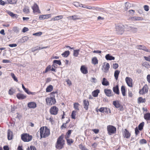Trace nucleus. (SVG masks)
I'll list each match as a JSON object with an SVG mask.
<instances>
[{"label": "nucleus", "instance_id": "f257e3e1", "mask_svg": "<svg viewBox=\"0 0 150 150\" xmlns=\"http://www.w3.org/2000/svg\"><path fill=\"white\" fill-rule=\"evenodd\" d=\"M63 136L61 135L57 139L56 145V148L58 149H61L64 147V141L63 140Z\"/></svg>", "mask_w": 150, "mask_h": 150}, {"label": "nucleus", "instance_id": "f03ea898", "mask_svg": "<svg viewBox=\"0 0 150 150\" xmlns=\"http://www.w3.org/2000/svg\"><path fill=\"white\" fill-rule=\"evenodd\" d=\"M32 139V136L27 133L22 134L21 135V139L24 142H28Z\"/></svg>", "mask_w": 150, "mask_h": 150}, {"label": "nucleus", "instance_id": "7ed1b4c3", "mask_svg": "<svg viewBox=\"0 0 150 150\" xmlns=\"http://www.w3.org/2000/svg\"><path fill=\"white\" fill-rule=\"evenodd\" d=\"M108 133L109 135H111L115 134L116 132V128L113 126L109 125L107 126Z\"/></svg>", "mask_w": 150, "mask_h": 150}, {"label": "nucleus", "instance_id": "20e7f679", "mask_svg": "<svg viewBox=\"0 0 150 150\" xmlns=\"http://www.w3.org/2000/svg\"><path fill=\"white\" fill-rule=\"evenodd\" d=\"M115 28L117 33L118 34L122 35L124 31V25H116Z\"/></svg>", "mask_w": 150, "mask_h": 150}, {"label": "nucleus", "instance_id": "39448f33", "mask_svg": "<svg viewBox=\"0 0 150 150\" xmlns=\"http://www.w3.org/2000/svg\"><path fill=\"white\" fill-rule=\"evenodd\" d=\"M113 104L116 108H119L118 110L120 111H123L124 110L123 106L118 101H113Z\"/></svg>", "mask_w": 150, "mask_h": 150}, {"label": "nucleus", "instance_id": "423d86ee", "mask_svg": "<svg viewBox=\"0 0 150 150\" xmlns=\"http://www.w3.org/2000/svg\"><path fill=\"white\" fill-rule=\"evenodd\" d=\"M58 110V108L56 106H54L50 108V112L51 114L55 115L57 114Z\"/></svg>", "mask_w": 150, "mask_h": 150}, {"label": "nucleus", "instance_id": "0eeeda50", "mask_svg": "<svg viewBox=\"0 0 150 150\" xmlns=\"http://www.w3.org/2000/svg\"><path fill=\"white\" fill-rule=\"evenodd\" d=\"M147 86L146 85H145L142 88V89L139 90V93L140 94H144L148 92Z\"/></svg>", "mask_w": 150, "mask_h": 150}, {"label": "nucleus", "instance_id": "6e6552de", "mask_svg": "<svg viewBox=\"0 0 150 150\" xmlns=\"http://www.w3.org/2000/svg\"><path fill=\"white\" fill-rule=\"evenodd\" d=\"M51 71H55V69L53 67H52V66L50 65H49L47 67L45 71H43V73L44 74L45 73L50 72Z\"/></svg>", "mask_w": 150, "mask_h": 150}, {"label": "nucleus", "instance_id": "1a4fd4ad", "mask_svg": "<svg viewBox=\"0 0 150 150\" xmlns=\"http://www.w3.org/2000/svg\"><path fill=\"white\" fill-rule=\"evenodd\" d=\"M32 9L33 10V12L34 13H40V11L39 9L38 6L36 3H35L33 6H32Z\"/></svg>", "mask_w": 150, "mask_h": 150}, {"label": "nucleus", "instance_id": "9d476101", "mask_svg": "<svg viewBox=\"0 0 150 150\" xmlns=\"http://www.w3.org/2000/svg\"><path fill=\"white\" fill-rule=\"evenodd\" d=\"M136 48L139 50H144L146 52H150L148 49L146 48V47L143 45H138L136 46Z\"/></svg>", "mask_w": 150, "mask_h": 150}, {"label": "nucleus", "instance_id": "9b49d317", "mask_svg": "<svg viewBox=\"0 0 150 150\" xmlns=\"http://www.w3.org/2000/svg\"><path fill=\"white\" fill-rule=\"evenodd\" d=\"M112 91L110 89L105 88L104 90V92L106 95L108 97H111L113 96L112 93Z\"/></svg>", "mask_w": 150, "mask_h": 150}, {"label": "nucleus", "instance_id": "f8f14e48", "mask_svg": "<svg viewBox=\"0 0 150 150\" xmlns=\"http://www.w3.org/2000/svg\"><path fill=\"white\" fill-rule=\"evenodd\" d=\"M125 81L127 85L130 87L132 86V79L128 77H127L125 78Z\"/></svg>", "mask_w": 150, "mask_h": 150}, {"label": "nucleus", "instance_id": "ddd939ff", "mask_svg": "<svg viewBox=\"0 0 150 150\" xmlns=\"http://www.w3.org/2000/svg\"><path fill=\"white\" fill-rule=\"evenodd\" d=\"M27 106L29 108L34 109L37 107V104L34 102H31L28 103Z\"/></svg>", "mask_w": 150, "mask_h": 150}, {"label": "nucleus", "instance_id": "4468645a", "mask_svg": "<svg viewBox=\"0 0 150 150\" xmlns=\"http://www.w3.org/2000/svg\"><path fill=\"white\" fill-rule=\"evenodd\" d=\"M50 134V129L47 128L46 127H45V132L42 136V137L45 138L48 137Z\"/></svg>", "mask_w": 150, "mask_h": 150}, {"label": "nucleus", "instance_id": "2eb2a0df", "mask_svg": "<svg viewBox=\"0 0 150 150\" xmlns=\"http://www.w3.org/2000/svg\"><path fill=\"white\" fill-rule=\"evenodd\" d=\"M13 133L10 129H8L7 133V138L8 140H11L13 139Z\"/></svg>", "mask_w": 150, "mask_h": 150}, {"label": "nucleus", "instance_id": "dca6fc26", "mask_svg": "<svg viewBox=\"0 0 150 150\" xmlns=\"http://www.w3.org/2000/svg\"><path fill=\"white\" fill-rule=\"evenodd\" d=\"M16 97L18 99L20 100H23L26 97V96L24 95L23 94L20 93H17L16 95Z\"/></svg>", "mask_w": 150, "mask_h": 150}, {"label": "nucleus", "instance_id": "f3484780", "mask_svg": "<svg viewBox=\"0 0 150 150\" xmlns=\"http://www.w3.org/2000/svg\"><path fill=\"white\" fill-rule=\"evenodd\" d=\"M80 70L82 73L84 74H86L88 73L87 68L84 65L81 66Z\"/></svg>", "mask_w": 150, "mask_h": 150}, {"label": "nucleus", "instance_id": "a211bd4d", "mask_svg": "<svg viewBox=\"0 0 150 150\" xmlns=\"http://www.w3.org/2000/svg\"><path fill=\"white\" fill-rule=\"evenodd\" d=\"M123 135L125 137L128 139L129 138L131 134L129 131L127 129H125Z\"/></svg>", "mask_w": 150, "mask_h": 150}, {"label": "nucleus", "instance_id": "6ab92c4d", "mask_svg": "<svg viewBox=\"0 0 150 150\" xmlns=\"http://www.w3.org/2000/svg\"><path fill=\"white\" fill-rule=\"evenodd\" d=\"M112 90L116 94L119 95L120 91L119 88V86L118 85L113 87Z\"/></svg>", "mask_w": 150, "mask_h": 150}, {"label": "nucleus", "instance_id": "aec40b11", "mask_svg": "<svg viewBox=\"0 0 150 150\" xmlns=\"http://www.w3.org/2000/svg\"><path fill=\"white\" fill-rule=\"evenodd\" d=\"M51 16L50 14L40 15L39 17V18L40 20H42L47 19L50 17Z\"/></svg>", "mask_w": 150, "mask_h": 150}, {"label": "nucleus", "instance_id": "412c9836", "mask_svg": "<svg viewBox=\"0 0 150 150\" xmlns=\"http://www.w3.org/2000/svg\"><path fill=\"white\" fill-rule=\"evenodd\" d=\"M84 108L86 110L88 109L89 102L88 101L84 100L83 101Z\"/></svg>", "mask_w": 150, "mask_h": 150}, {"label": "nucleus", "instance_id": "4be33fe9", "mask_svg": "<svg viewBox=\"0 0 150 150\" xmlns=\"http://www.w3.org/2000/svg\"><path fill=\"white\" fill-rule=\"evenodd\" d=\"M131 19L133 21H142L143 18L141 17L134 16L131 17Z\"/></svg>", "mask_w": 150, "mask_h": 150}, {"label": "nucleus", "instance_id": "5701e85b", "mask_svg": "<svg viewBox=\"0 0 150 150\" xmlns=\"http://www.w3.org/2000/svg\"><path fill=\"white\" fill-rule=\"evenodd\" d=\"M100 93V90L97 89L94 90L92 92V95L94 97H97L98 96V93Z\"/></svg>", "mask_w": 150, "mask_h": 150}, {"label": "nucleus", "instance_id": "b1692460", "mask_svg": "<svg viewBox=\"0 0 150 150\" xmlns=\"http://www.w3.org/2000/svg\"><path fill=\"white\" fill-rule=\"evenodd\" d=\"M105 58L107 60H111L115 59L114 57L111 56L110 54H106L105 56Z\"/></svg>", "mask_w": 150, "mask_h": 150}, {"label": "nucleus", "instance_id": "393cba45", "mask_svg": "<svg viewBox=\"0 0 150 150\" xmlns=\"http://www.w3.org/2000/svg\"><path fill=\"white\" fill-rule=\"evenodd\" d=\"M102 83L103 86H107L109 84V82L107 81L105 78H103V79Z\"/></svg>", "mask_w": 150, "mask_h": 150}, {"label": "nucleus", "instance_id": "a878e982", "mask_svg": "<svg viewBox=\"0 0 150 150\" xmlns=\"http://www.w3.org/2000/svg\"><path fill=\"white\" fill-rule=\"evenodd\" d=\"M121 91L123 96H125L126 95L125 87L124 86H122L121 88Z\"/></svg>", "mask_w": 150, "mask_h": 150}, {"label": "nucleus", "instance_id": "bb28decb", "mask_svg": "<svg viewBox=\"0 0 150 150\" xmlns=\"http://www.w3.org/2000/svg\"><path fill=\"white\" fill-rule=\"evenodd\" d=\"M29 39V38L27 36H25L20 39V42L21 43H24L27 41Z\"/></svg>", "mask_w": 150, "mask_h": 150}, {"label": "nucleus", "instance_id": "cd10ccee", "mask_svg": "<svg viewBox=\"0 0 150 150\" xmlns=\"http://www.w3.org/2000/svg\"><path fill=\"white\" fill-rule=\"evenodd\" d=\"M23 12L25 14H28L30 13L29 7L25 6L24 7L23 9Z\"/></svg>", "mask_w": 150, "mask_h": 150}, {"label": "nucleus", "instance_id": "c85d7f7f", "mask_svg": "<svg viewBox=\"0 0 150 150\" xmlns=\"http://www.w3.org/2000/svg\"><path fill=\"white\" fill-rule=\"evenodd\" d=\"M144 118L146 120H150V113L147 112L144 115Z\"/></svg>", "mask_w": 150, "mask_h": 150}, {"label": "nucleus", "instance_id": "c756f323", "mask_svg": "<svg viewBox=\"0 0 150 150\" xmlns=\"http://www.w3.org/2000/svg\"><path fill=\"white\" fill-rule=\"evenodd\" d=\"M125 10L127 11L131 6V4L129 2H127L125 3Z\"/></svg>", "mask_w": 150, "mask_h": 150}, {"label": "nucleus", "instance_id": "7c9ffc66", "mask_svg": "<svg viewBox=\"0 0 150 150\" xmlns=\"http://www.w3.org/2000/svg\"><path fill=\"white\" fill-rule=\"evenodd\" d=\"M53 89V86L52 85H50L48 86L46 88V92H51Z\"/></svg>", "mask_w": 150, "mask_h": 150}, {"label": "nucleus", "instance_id": "2f4dec72", "mask_svg": "<svg viewBox=\"0 0 150 150\" xmlns=\"http://www.w3.org/2000/svg\"><path fill=\"white\" fill-rule=\"evenodd\" d=\"M72 131V130H69L66 133L65 135V138H69L70 136L71 132Z\"/></svg>", "mask_w": 150, "mask_h": 150}, {"label": "nucleus", "instance_id": "473e14b6", "mask_svg": "<svg viewBox=\"0 0 150 150\" xmlns=\"http://www.w3.org/2000/svg\"><path fill=\"white\" fill-rule=\"evenodd\" d=\"M144 122H143L141 123L138 126V129L139 131H141L143 128Z\"/></svg>", "mask_w": 150, "mask_h": 150}, {"label": "nucleus", "instance_id": "72a5a7b5", "mask_svg": "<svg viewBox=\"0 0 150 150\" xmlns=\"http://www.w3.org/2000/svg\"><path fill=\"white\" fill-rule=\"evenodd\" d=\"M132 25H124V29H125L127 30L128 31H130L131 30V28H132Z\"/></svg>", "mask_w": 150, "mask_h": 150}, {"label": "nucleus", "instance_id": "f704fd0d", "mask_svg": "<svg viewBox=\"0 0 150 150\" xmlns=\"http://www.w3.org/2000/svg\"><path fill=\"white\" fill-rule=\"evenodd\" d=\"M70 53L69 51V50H67L65 51L62 54V55L64 57H67Z\"/></svg>", "mask_w": 150, "mask_h": 150}, {"label": "nucleus", "instance_id": "c9c22d12", "mask_svg": "<svg viewBox=\"0 0 150 150\" xmlns=\"http://www.w3.org/2000/svg\"><path fill=\"white\" fill-rule=\"evenodd\" d=\"M51 98V97L50 98H47L46 99V102L47 105L49 104L50 105H52Z\"/></svg>", "mask_w": 150, "mask_h": 150}, {"label": "nucleus", "instance_id": "e433bc0d", "mask_svg": "<svg viewBox=\"0 0 150 150\" xmlns=\"http://www.w3.org/2000/svg\"><path fill=\"white\" fill-rule=\"evenodd\" d=\"M44 127H41L40 129V137L41 138H42V136L44 134H43L44 132Z\"/></svg>", "mask_w": 150, "mask_h": 150}, {"label": "nucleus", "instance_id": "4c0bfd02", "mask_svg": "<svg viewBox=\"0 0 150 150\" xmlns=\"http://www.w3.org/2000/svg\"><path fill=\"white\" fill-rule=\"evenodd\" d=\"M92 63L94 65L98 63V60L96 57H94L92 59Z\"/></svg>", "mask_w": 150, "mask_h": 150}, {"label": "nucleus", "instance_id": "58836bf2", "mask_svg": "<svg viewBox=\"0 0 150 150\" xmlns=\"http://www.w3.org/2000/svg\"><path fill=\"white\" fill-rule=\"evenodd\" d=\"M24 91L28 95L32 94V95H34L35 93V92H32L30 91L28 89L26 88Z\"/></svg>", "mask_w": 150, "mask_h": 150}, {"label": "nucleus", "instance_id": "ea45409f", "mask_svg": "<svg viewBox=\"0 0 150 150\" xmlns=\"http://www.w3.org/2000/svg\"><path fill=\"white\" fill-rule=\"evenodd\" d=\"M142 65L143 67L149 68L150 67V65L147 62H144L142 63Z\"/></svg>", "mask_w": 150, "mask_h": 150}, {"label": "nucleus", "instance_id": "a19ab883", "mask_svg": "<svg viewBox=\"0 0 150 150\" xmlns=\"http://www.w3.org/2000/svg\"><path fill=\"white\" fill-rule=\"evenodd\" d=\"M8 3L10 4H16L17 1V0H7Z\"/></svg>", "mask_w": 150, "mask_h": 150}, {"label": "nucleus", "instance_id": "79ce46f5", "mask_svg": "<svg viewBox=\"0 0 150 150\" xmlns=\"http://www.w3.org/2000/svg\"><path fill=\"white\" fill-rule=\"evenodd\" d=\"M137 31V28L135 27V26L132 25L130 31L133 32V33L136 32Z\"/></svg>", "mask_w": 150, "mask_h": 150}, {"label": "nucleus", "instance_id": "37998d69", "mask_svg": "<svg viewBox=\"0 0 150 150\" xmlns=\"http://www.w3.org/2000/svg\"><path fill=\"white\" fill-rule=\"evenodd\" d=\"M80 106V104L78 103H75L74 104V107L76 110H79V107Z\"/></svg>", "mask_w": 150, "mask_h": 150}, {"label": "nucleus", "instance_id": "c03bdc74", "mask_svg": "<svg viewBox=\"0 0 150 150\" xmlns=\"http://www.w3.org/2000/svg\"><path fill=\"white\" fill-rule=\"evenodd\" d=\"M110 68V65L109 63H107L104 67V71L106 72H108Z\"/></svg>", "mask_w": 150, "mask_h": 150}, {"label": "nucleus", "instance_id": "a18cd8bd", "mask_svg": "<svg viewBox=\"0 0 150 150\" xmlns=\"http://www.w3.org/2000/svg\"><path fill=\"white\" fill-rule=\"evenodd\" d=\"M55 98V96H53V97H51V104L52 105H54L56 103V99Z\"/></svg>", "mask_w": 150, "mask_h": 150}, {"label": "nucleus", "instance_id": "49530a36", "mask_svg": "<svg viewBox=\"0 0 150 150\" xmlns=\"http://www.w3.org/2000/svg\"><path fill=\"white\" fill-rule=\"evenodd\" d=\"M65 139L67 140V144L68 145H70L73 142V141L72 139Z\"/></svg>", "mask_w": 150, "mask_h": 150}, {"label": "nucleus", "instance_id": "de8ad7c7", "mask_svg": "<svg viewBox=\"0 0 150 150\" xmlns=\"http://www.w3.org/2000/svg\"><path fill=\"white\" fill-rule=\"evenodd\" d=\"M80 51L79 50H74V51L73 55L74 56L76 57L78 56L79 54V52Z\"/></svg>", "mask_w": 150, "mask_h": 150}, {"label": "nucleus", "instance_id": "09e8293b", "mask_svg": "<svg viewBox=\"0 0 150 150\" xmlns=\"http://www.w3.org/2000/svg\"><path fill=\"white\" fill-rule=\"evenodd\" d=\"M53 64H57L59 65H61L62 64L60 60H54L53 61Z\"/></svg>", "mask_w": 150, "mask_h": 150}, {"label": "nucleus", "instance_id": "8fccbe9b", "mask_svg": "<svg viewBox=\"0 0 150 150\" xmlns=\"http://www.w3.org/2000/svg\"><path fill=\"white\" fill-rule=\"evenodd\" d=\"M76 111L73 110L72 111L71 114V117L72 119H75L76 118Z\"/></svg>", "mask_w": 150, "mask_h": 150}, {"label": "nucleus", "instance_id": "3c124183", "mask_svg": "<svg viewBox=\"0 0 150 150\" xmlns=\"http://www.w3.org/2000/svg\"><path fill=\"white\" fill-rule=\"evenodd\" d=\"M15 92V91L12 88H11L9 90L8 93L10 95H11Z\"/></svg>", "mask_w": 150, "mask_h": 150}, {"label": "nucleus", "instance_id": "603ef678", "mask_svg": "<svg viewBox=\"0 0 150 150\" xmlns=\"http://www.w3.org/2000/svg\"><path fill=\"white\" fill-rule=\"evenodd\" d=\"M26 150H36V148L34 146H30L27 148Z\"/></svg>", "mask_w": 150, "mask_h": 150}, {"label": "nucleus", "instance_id": "864d4df0", "mask_svg": "<svg viewBox=\"0 0 150 150\" xmlns=\"http://www.w3.org/2000/svg\"><path fill=\"white\" fill-rule=\"evenodd\" d=\"M63 18V16H59L55 17L53 18L54 21L58 20L60 19H62Z\"/></svg>", "mask_w": 150, "mask_h": 150}, {"label": "nucleus", "instance_id": "5fc2aeb1", "mask_svg": "<svg viewBox=\"0 0 150 150\" xmlns=\"http://www.w3.org/2000/svg\"><path fill=\"white\" fill-rule=\"evenodd\" d=\"M139 142L140 144H146L147 143V141L144 139H142L140 140Z\"/></svg>", "mask_w": 150, "mask_h": 150}, {"label": "nucleus", "instance_id": "6e6d98bb", "mask_svg": "<svg viewBox=\"0 0 150 150\" xmlns=\"http://www.w3.org/2000/svg\"><path fill=\"white\" fill-rule=\"evenodd\" d=\"M17 109V107L14 105H11V111L12 112H13L16 109Z\"/></svg>", "mask_w": 150, "mask_h": 150}, {"label": "nucleus", "instance_id": "4d7b16f0", "mask_svg": "<svg viewBox=\"0 0 150 150\" xmlns=\"http://www.w3.org/2000/svg\"><path fill=\"white\" fill-rule=\"evenodd\" d=\"M6 12L9 15L13 18V17H14V16L15 15L14 13H13V12H11L9 11H7Z\"/></svg>", "mask_w": 150, "mask_h": 150}, {"label": "nucleus", "instance_id": "13d9d810", "mask_svg": "<svg viewBox=\"0 0 150 150\" xmlns=\"http://www.w3.org/2000/svg\"><path fill=\"white\" fill-rule=\"evenodd\" d=\"M13 30L16 33H18L19 32V30L18 28L17 27H14L13 28Z\"/></svg>", "mask_w": 150, "mask_h": 150}, {"label": "nucleus", "instance_id": "bf43d9fd", "mask_svg": "<svg viewBox=\"0 0 150 150\" xmlns=\"http://www.w3.org/2000/svg\"><path fill=\"white\" fill-rule=\"evenodd\" d=\"M69 18H71L73 20L78 19L79 18L76 15L70 16Z\"/></svg>", "mask_w": 150, "mask_h": 150}, {"label": "nucleus", "instance_id": "052dcab7", "mask_svg": "<svg viewBox=\"0 0 150 150\" xmlns=\"http://www.w3.org/2000/svg\"><path fill=\"white\" fill-rule=\"evenodd\" d=\"M139 129L137 128V127L135 128V133L136 136H137L139 132Z\"/></svg>", "mask_w": 150, "mask_h": 150}, {"label": "nucleus", "instance_id": "680f3d73", "mask_svg": "<svg viewBox=\"0 0 150 150\" xmlns=\"http://www.w3.org/2000/svg\"><path fill=\"white\" fill-rule=\"evenodd\" d=\"M42 32H39L33 34V35L36 36H40L42 35Z\"/></svg>", "mask_w": 150, "mask_h": 150}, {"label": "nucleus", "instance_id": "e2e57ef3", "mask_svg": "<svg viewBox=\"0 0 150 150\" xmlns=\"http://www.w3.org/2000/svg\"><path fill=\"white\" fill-rule=\"evenodd\" d=\"M105 108L101 107L98 109V111L101 113H104L105 112Z\"/></svg>", "mask_w": 150, "mask_h": 150}, {"label": "nucleus", "instance_id": "0e129e2a", "mask_svg": "<svg viewBox=\"0 0 150 150\" xmlns=\"http://www.w3.org/2000/svg\"><path fill=\"white\" fill-rule=\"evenodd\" d=\"M29 29L28 28L24 27L22 30V32L23 33H25Z\"/></svg>", "mask_w": 150, "mask_h": 150}, {"label": "nucleus", "instance_id": "69168bd1", "mask_svg": "<svg viewBox=\"0 0 150 150\" xmlns=\"http://www.w3.org/2000/svg\"><path fill=\"white\" fill-rule=\"evenodd\" d=\"M66 81L67 82V84L69 86H71L72 84L71 81L69 79L66 80Z\"/></svg>", "mask_w": 150, "mask_h": 150}, {"label": "nucleus", "instance_id": "338daca9", "mask_svg": "<svg viewBox=\"0 0 150 150\" xmlns=\"http://www.w3.org/2000/svg\"><path fill=\"white\" fill-rule=\"evenodd\" d=\"M79 148L81 150H84L85 147L83 145L80 144L79 145Z\"/></svg>", "mask_w": 150, "mask_h": 150}, {"label": "nucleus", "instance_id": "774afa93", "mask_svg": "<svg viewBox=\"0 0 150 150\" xmlns=\"http://www.w3.org/2000/svg\"><path fill=\"white\" fill-rule=\"evenodd\" d=\"M144 58L146 61L150 62V55L148 57L144 56Z\"/></svg>", "mask_w": 150, "mask_h": 150}]
</instances>
